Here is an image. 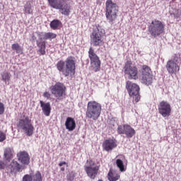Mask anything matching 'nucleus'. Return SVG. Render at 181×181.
I'll list each match as a JSON object with an SVG mask.
<instances>
[{
	"label": "nucleus",
	"instance_id": "24",
	"mask_svg": "<svg viewBox=\"0 0 181 181\" xmlns=\"http://www.w3.org/2000/svg\"><path fill=\"white\" fill-rule=\"evenodd\" d=\"M141 76H148L152 74V69L148 65L141 66V69L140 70Z\"/></svg>",
	"mask_w": 181,
	"mask_h": 181
},
{
	"label": "nucleus",
	"instance_id": "2",
	"mask_svg": "<svg viewBox=\"0 0 181 181\" xmlns=\"http://www.w3.org/2000/svg\"><path fill=\"white\" fill-rule=\"evenodd\" d=\"M105 30L100 24H95L93 31L90 34V45L94 47H100L104 45Z\"/></svg>",
	"mask_w": 181,
	"mask_h": 181
},
{
	"label": "nucleus",
	"instance_id": "3",
	"mask_svg": "<svg viewBox=\"0 0 181 181\" xmlns=\"http://www.w3.org/2000/svg\"><path fill=\"white\" fill-rule=\"evenodd\" d=\"M101 104L95 100H91L88 103L87 109L86 112V118L97 121L101 115L102 111Z\"/></svg>",
	"mask_w": 181,
	"mask_h": 181
},
{
	"label": "nucleus",
	"instance_id": "20",
	"mask_svg": "<svg viewBox=\"0 0 181 181\" xmlns=\"http://www.w3.org/2000/svg\"><path fill=\"white\" fill-rule=\"evenodd\" d=\"M65 127L68 131H74L76 129V120L73 117H67L65 122Z\"/></svg>",
	"mask_w": 181,
	"mask_h": 181
},
{
	"label": "nucleus",
	"instance_id": "46",
	"mask_svg": "<svg viewBox=\"0 0 181 181\" xmlns=\"http://www.w3.org/2000/svg\"><path fill=\"white\" fill-rule=\"evenodd\" d=\"M155 23H162V22H160V21H158V20H157V21L156 20V21H155Z\"/></svg>",
	"mask_w": 181,
	"mask_h": 181
},
{
	"label": "nucleus",
	"instance_id": "22",
	"mask_svg": "<svg viewBox=\"0 0 181 181\" xmlns=\"http://www.w3.org/2000/svg\"><path fill=\"white\" fill-rule=\"evenodd\" d=\"M4 156L5 160L11 162L13 158V150L11 147H7L4 149Z\"/></svg>",
	"mask_w": 181,
	"mask_h": 181
},
{
	"label": "nucleus",
	"instance_id": "42",
	"mask_svg": "<svg viewBox=\"0 0 181 181\" xmlns=\"http://www.w3.org/2000/svg\"><path fill=\"white\" fill-rule=\"evenodd\" d=\"M63 165H67V163H66V161H63L59 163V166L60 167L63 166Z\"/></svg>",
	"mask_w": 181,
	"mask_h": 181
},
{
	"label": "nucleus",
	"instance_id": "17",
	"mask_svg": "<svg viewBox=\"0 0 181 181\" xmlns=\"http://www.w3.org/2000/svg\"><path fill=\"white\" fill-rule=\"evenodd\" d=\"M117 140L109 139L104 141L103 143V148L107 152H110V151H112L115 148H117Z\"/></svg>",
	"mask_w": 181,
	"mask_h": 181
},
{
	"label": "nucleus",
	"instance_id": "12",
	"mask_svg": "<svg viewBox=\"0 0 181 181\" xmlns=\"http://www.w3.org/2000/svg\"><path fill=\"white\" fill-rule=\"evenodd\" d=\"M148 32L153 37H158L165 33V25L163 23H151L148 26Z\"/></svg>",
	"mask_w": 181,
	"mask_h": 181
},
{
	"label": "nucleus",
	"instance_id": "43",
	"mask_svg": "<svg viewBox=\"0 0 181 181\" xmlns=\"http://www.w3.org/2000/svg\"><path fill=\"white\" fill-rule=\"evenodd\" d=\"M70 0H59V2H62V4H66V2H69Z\"/></svg>",
	"mask_w": 181,
	"mask_h": 181
},
{
	"label": "nucleus",
	"instance_id": "34",
	"mask_svg": "<svg viewBox=\"0 0 181 181\" xmlns=\"http://www.w3.org/2000/svg\"><path fill=\"white\" fill-rule=\"evenodd\" d=\"M33 175L26 174L23 177V181H33Z\"/></svg>",
	"mask_w": 181,
	"mask_h": 181
},
{
	"label": "nucleus",
	"instance_id": "31",
	"mask_svg": "<svg viewBox=\"0 0 181 181\" xmlns=\"http://www.w3.org/2000/svg\"><path fill=\"white\" fill-rule=\"evenodd\" d=\"M33 181H42V173L40 171H37L35 175H33Z\"/></svg>",
	"mask_w": 181,
	"mask_h": 181
},
{
	"label": "nucleus",
	"instance_id": "13",
	"mask_svg": "<svg viewBox=\"0 0 181 181\" xmlns=\"http://www.w3.org/2000/svg\"><path fill=\"white\" fill-rule=\"evenodd\" d=\"M117 134L119 135H126L127 138H132L135 136V129L128 124H122L117 127Z\"/></svg>",
	"mask_w": 181,
	"mask_h": 181
},
{
	"label": "nucleus",
	"instance_id": "45",
	"mask_svg": "<svg viewBox=\"0 0 181 181\" xmlns=\"http://www.w3.org/2000/svg\"><path fill=\"white\" fill-rule=\"evenodd\" d=\"M64 170H66V168H64V167L61 168V171L62 172H64Z\"/></svg>",
	"mask_w": 181,
	"mask_h": 181
},
{
	"label": "nucleus",
	"instance_id": "37",
	"mask_svg": "<svg viewBox=\"0 0 181 181\" xmlns=\"http://www.w3.org/2000/svg\"><path fill=\"white\" fill-rule=\"evenodd\" d=\"M43 97L45 98H47V100H50V97H52V94H50V92L49 91H45L43 93Z\"/></svg>",
	"mask_w": 181,
	"mask_h": 181
},
{
	"label": "nucleus",
	"instance_id": "32",
	"mask_svg": "<svg viewBox=\"0 0 181 181\" xmlns=\"http://www.w3.org/2000/svg\"><path fill=\"white\" fill-rule=\"evenodd\" d=\"M170 15H173L174 18H179L181 15V11L177 8L173 9L172 11H170Z\"/></svg>",
	"mask_w": 181,
	"mask_h": 181
},
{
	"label": "nucleus",
	"instance_id": "33",
	"mask_svg": "<svg viewBox=\"0 0 181 181\" xmlns=\"http://www.w3.org/2000/svg\"><path fill=\"white\" fill-rule=\"evenodd\" d=\"M74 177H76V173L74 171H71L67 175H66V180L69 181H73L74 180Z\"/></svg>",
	"mask_w": 181,
	"mask_h": 181
},
{
	"label": "nucleus",
	"instance_id": "30",
	"mask_svg": "<svg viewBox=\"0 0 181 181\" xmlns=\"http://www.w3.org/2000/svg\"><path fill=\"white\" fill-rule=\"evenodd\" d=\"M116 165L119 168L120 172H125V166L124 165V161L121 159L116 160Z\"/></svg>",
	"mask_w": 181,
	"mask_h": 181
},
{
	"label": "nucleus",
	"instance_id": "21",
	"mask_svg": "<svg viewBox=\"0 0 181 181\" xmlns=\"http://www.w3.org/2000/svg\"><path fill=\"white\" fill-rule=\"evenodd\" d=\"M61 6L59 8H55L54 9H59L62 15L69 16L70 15V6L66 3H60Z\"/></svg>",
	"mask_w": 181,
	"mask_h": 181
},
{
	"label": "nucleus",
	"instance_id": "23",
	"mask_svg": "<svg viewBox=\"0 0 181 181\" xmlns=\"http://www.w3.org/2000/svg\"><path fill=\"white\" fill-rule=\"evenodd\" d=\"M141 83L146 86H151L153 83V75H144L141 76Z\"/></svg>",
	"mask_w": 181,
	"mask_h": 181
},
{
	"label": "nucleus",
	"instance_id": "19",
	"mask_svg": "<svg viewBox=\"0 0 181 181\" xmlns=\"http://www.w3.org/2000/svg\"><path fill=\"white\" fill-rule=\"evenodd\" d=\"M107 180L109 181H117L119 180L121 175L119 173H117V171H115L112 170V168H110L107 173Z\"/></svg>",
	"mask_w": 181,
	"mask_h": 181
},
{
	"label": "nucleus",
	"instance_id": "35",
	"mask_svg": "<svg viewBox=\"0 0 181 181\" xmlns=\"http://www.w3.org/2000/svg\"><path fill=\"white\" fill-rule=\"evenodd\" d=\"M6 139V134L4 132L0 131V142H4Z\"/></svg>",
	"mask_w": 181,
	"mask_h": 181
},
{
	"label": "nucleus",
	"instance_id": "39",
	"mask_svg": "<svg viewBox=\"0 0 181 181\" xmlns=\"http://www.w3.org/2000/svg\"><path fill=\"white\" fill-rule=\"evenodd\" d=\"M50 28L53 30H56L59 28V23H50Z\"/></svg>",
	"mask_w": 181,
	"mask_h": 181
},
{
	"label": "nucleus",
	"instance_id": "28",
	"mask_svg": "<svg viewBox=\"0 0 181 181\" xmlns=\"http://www.w3.org/2000/svg\"><path fill=\"white\" fill-rule=\"evenodd\" d=\"M48 4L51 8H53L54 9L55 8H60L62 5H60V0H47Z\"/></svg>",
	"mask_w": 181,
	"mask_h": 181
},
{
	"label": "nucleus",
	"instance_id": "4",
	"mask_svg": "<svg viewBox=\"0 0 181 181\" xmlns=\"http://www.w3.org/2000/svg\"><path fill=\"white\" fill-rule=\"evenodd\" d=\"M51 93L55 98V103H59L60 100H63V97L66 95V86L62 82H57L54 85L49 87Z\"/></svg>",
	"mask_w": 181,
	"mask_h": 181
},
{
	"label": "nucleus",
	"instance_id": "6",
	"mask_svg": "<svg viewBox=\"0 0 181 181\" xmlns=\"http://www.w3.org/2000/svg\"><path fill=\"white\" fill-rule=\"evenodd\" d=\"M88 58L90 62V69L94 73H97L101 70V60L100 59V57L97 55L94 48L90 47L88 52Z\"/></svg>",
	"mask_w": 181,
	"mask_h": 181
},
{
	"label": "nucleus",
	"instance_id": "7",
	"mask_svg": "<svg viewBox=\"0 0 181 181\" xmlns=\"http://www.w3.org/2000/svg\"><path fill=\"white\" fill-rule=\"evenodd\" d=\"M126 90H127L129 97L134 100L135 103H139L141 100V94H139L141 88H139L138 84L132 83V81H127L126 82Z\"/></svg>",
	"mask_w": 181,
	"mask_h": 181
},
{
	"label": "nucleus",
	"instance_id": "18",
	"mask_svg": "<svg viewBox=\"0 0 181 181\" xmlns=\"http://www.w3.org/2000/svg\"><path fill=\"white\" fill-rule=\"evenodd\" d=\"M40 104L43 114L45 117H49L50 115V112H52V106H50V103H45L42 100H40Z\"/></svg>",
	"mask_w": 181,
	"mask_h": 181
},
{
	"label": "nucleus",
	"instance_id": "1",
	"mask_svg": "<svg viewBox=\"0 0 181 181\" xmlns=\"http://www.w3.org/2000/svg\"><path fill=\"white\" fill-rule=\"evenodd\" d=\"M56 66L57 71L62 73L64 77L76 74V58L74 57H68L65 61L59 60Z\"/></svg>",
	"mask_w": 181,
	"mask_h": 181
},
{
	"label": "nucleus",
	"instance_id": "27",
	"mask_svg": "<svg viewBox=\"0 0 181 181\" xmlns=\"http://www.w3.org/2000/svg\"><path fill=\"white\" fill-rule=\"evenodd\" d=\"M37 46L40 48L39 52L40 54L45 56V54H46V42L45 41L38 42Z\"/></svg>",
	"mask_w": 181,
	"mask_h": 181
},
{
	"label": "nucleus",
	"instance_id": "16",
	"mask_svg": "<svg viewBox=\"0 0 181 181\" xmlns=\"http://www.w3.org/2000/svg\"><path fill=\"white\" fill-rule=\"evenodd\" d=\"M18 162L22 165H29L30 163V156L27 151H20L17 153Z\"/></svg>",
	"mask_w": 181,
	"mask_h": 181
},
{
	"label": "nucleus",
	"instance_id": "41",
	"mask_svg": "<svg viewBox=\"0 0 181 181\" xmlns=\"http://www.w3.org/2000/svg\"><path fill=\"white\" fill-rule=\"evenodd\" d=\"M50 23H62L59 20H53Z\"/></svg>",
	"mask_w": 181,
	"mask_h": 181
},
{
	"label": "nucleus",
	"instance_id": "8",
	"mask_svg": "<svg viewBox=\"0 0 181 181\" xmlns=\"http://www.w3.org/2000/svg\"><path fill=\"white\" fill-rule=\"evenodd\" d=\"M17 127L20 128V129H23L28 136H32L33 135L35 127H33L32 120L29 119V117L19 119Z\"/></svg>",
	"mask_w": 181,
	"mask_h": 181
},
{
	"label": "nucleus",
	"instance_id": "38",
	"mask_svg": "<svg viewBox=\"0 0 181 181\" xmlns=\"http://www.w3.org/2000/svg\"><path fill=\"white\" fill-rule=\"evenodd\" d=\"M24 9H25L26 13L30 14L33 12L32 8H30V6H25Z\"/></svg>",
	"mask_w": 181,
	"mask_h": 181
},
{
	"label": "nucleus",
	"instance_id": "11",
	"mask_svg": "<svg viewBox=\"0 0 181 181\" xmlns=\"http://www.w3.org/2000/svg\"><path fill=\"white\" fill-rule=\"evenodd\" d=\"M180 58L176 54L173 57V59L168 60L166 64L167 71L171 76L173 74H177L180 70V66H179V61Z\"/></svg>",
	"mask_w": 181,
	"mask_h": 181
},
{
	"label": "nucleus",
	"instance_id": "47",
	"mask_svg": "<svg viewBox=\"0 0 181 181\" xmlns=\"http://www.w3.org/2000/svg\"><path fill=\"white\" fill-rule=\"evenodd\" d=\"M151 23H155V21H152Z\"/></svg>",
	"mask_w": 181,
	"mask_h": 181
},
{
	"label": "nucleus",
	"instance_id": "15",
	"mask_svg": "<svg viewBox=\"0 0 181 181\" xmlns=\"http://www.w3.org/2000/svg\"><path fill=\"white\" fill-rule=\"evenodd\" d=\"M7 170L11 173V175H16L19 172H22V165L18 161L13 160L10 165L7 166Z\"/></svg>",
	"mask_w": 181,
	"mask_h": 181
},
{
	"label": "nucleus",
	"instance_id": "10",
	"mask_svg": "<svg viewBox=\"0 0 181 181\" xmlns=\"http://www.w3.org/2000/svg\"><path fill=\"white\" fill-rule=\"evenodd\" d=\"M84 170L87 174V176L94 180L97 175H98V170H100V167L95 165V163L93 160L89 159L86 160V165H84Z\"/></svg>",
	"mask_w": 181,
	"mask_h": 181
},
{
	"label": "nucleus",
	"instance_id": "44",
	"mask_svg": "<svg viewBox=\"0 0 181 181\" xmlns=\"http://www.w3.org/2000/svg\"><path fill=\"white\" fill-rule=\"evenodd\" d=\"M4 8V4L2 3H0V9H2Z\"/></svg>",
	"mask_w": 181,
	"mask_h": 181
},
{
	"label": "nucleus",
	"instance_id": "5",
	"mask_svg": "<svg viewBox=\"0 0 181 181\" xmlns=\"http://www.w3.org/2000/svg\"><path fill=\"white\" fill-rule=\"evenodd\" d=\"M118 5L113 3L112 0H107L105 3V15L108 22H114L117 19Z\"/></svg>",
	"mask_w": 181,
	"mask_h": 181
},
{
	"label": "nucleus",
	"instance_id": "29",
	"mask_svg": "<svg viewBox=\"0 0 181 181\" xmlns=\"http://www.w3.org/2000/svg\"><path fill=\"white\" fill-rule=\"evenodd\" d=\"M11 77H12V75H11V73L9 72L4 71L1 74V78L4 83L9 81L11 80Z\"/></svg>",
	"mask_w": 181,
	"mask_h": 181
},
{
	"label": "nucleus",
	"instance_id": "36",
	"mask_svg": "<svg viewBox=\"0 0 181 181\" xmlns=\"http://www.w3.org/2000/svg\"><path fill=\"white\" fill-rule=\"evenodd\" d=\"M5 112V105L0 101V115H2Z\"/></svg>",
	"mask_w": 181,
	"mask_h": 181
},
{
	"label": "nucleus",
	"instance_id": "26",
	"mask_svg": "<svg viewBox=\"0 0 181 181\" xmlns=\"http://www.w3.org/2000/svg\"><path fill=\"white\" fill-rule=\"evenodd\" d=\"M11 49L13 52H16L17 54H22L23 53V48L18 43L12 44Z\"/></svg>",
	"mask_w": 181,
	"mask_h": 181
},
{
	"label": "nucleus",
	"instance_id": "9",
	"mask_svg": "<svg viewBox=\"0 0 181 181\" xmlns=\"http://www.w3.org/2000/svg\"><path fill=\"white\" fill-rule=\"evenodd\" d=\"M124 73L128 76L129 80H138V67L132 65V61H127L124 66Z\"/></svg>",
	"mask_w": 181,
	"mask_h": 181
},
{
	"label": "nucleus",
	"instance_id": "14",
	"mask_svg": "<svg viewBox=\"0 0 181 181\" xmlns=\"http://www.w3.org/2000/svg\"><path fill=\"white\" fill-rule=\"evenodd\" d=\"M158 112L163 118L170 117L172 114V106L168 101L162 100L158 105Z\"/></svg>",
	"mask_w": 181,
	"mask_h": 181
},
{
	"label": "nucleus",
	"instance_id": "25",
	"mask_svg": "<svg viewBox=\"0 0 181 181\" xmlns=\"http://www.w3.org/2000/svg\"><path fill=\"white\" fill-rule=\"evenodd\" d=\"M41 36L42 39L44 40H52V39H56V37H57V34L53 33H45Z\"/></svg>",
	"mask_w": 181,
	"mask_h": 181
},
{
	"label": "nucleus",
	"instance_id": "40",
	"mask_svg": "<svg viewBox=\"0 0 181 181\" xmlns=\"http://www.w3.org/2000/svg\"><path fill=\"white\" fill-rule=\"evenodd\" d=\"M6 168V164L3 160H0V169H5Z\"/></svg>",
	"mask_w": 181,
	"mask_h": 181
}]
</instances>
